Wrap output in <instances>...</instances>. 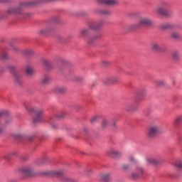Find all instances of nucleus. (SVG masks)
<instances>
[{"label":"nucleus","instance_id":"1","mask_svg":"<svg viewBox=\"0 0 182 182\" xmlns=\"http://www.w3.org/2000/svg\"><path fill=\"white\" fill-rule=\"evenodd\" d=\"M161 133H163V128L157 124L151 125L148 128L147 136L149 139H154L156 136Z\"/></svg>","mask_w":182,"mask_h":182},{"label":"nucleus","instance_id":"2","mask_svg":"<svg viewBox=\"0 0 182 182\" xmlns=\"http://www.w3.org/2000/svg\"><path fill=\"white\" fill-rule=\"evenodd\" d=\"M153 21L148 17H141L139 19L137 24H132L131 26L132 29H137V28H141V26H151Z\"/></svg>","mask_w":182,"mask_h":182},{"label":"nucleus","instance_id":"3","mask_svg":"<svg viewBox=\"0 0 182 182\" xmlns=\"http://www.w3.org/2000/svg\"><path fill=\"white\" fill-rule=\"evenodd\" d=\"M26 110H28V112L30 113H35L36 117L33 119V122L40 123V122H42V114L43 113V109L36 107H26Z\"/></svg>","mask_w":182,"mask_h":182},{"label":"nucleus","instance_id":"4","mask_svg":"<svg viewBox=\"0 0 182 182\" xmlns=\"http://www.w3.org/2000/svg\"><path fill=\"white\" fill-rule=\"evenodd\" d=\"M53 176H57V177H60L62 181L63 182H75L73 179L65 176V171L59 170L53 171Z\"/></svg>","mask_w":182,"mask_h":182},{"label":"nucleus","instance_id":"5","mask_svg":"<svg viewBox=\"0 0 182 182\" xmlns=\"http://www.w3.org/2000/svg\"><path fill=\"white\" fill-rule=\"evenodd\" d=\"M103 25H105L104 21H92L88 24V28L92 31H97V29H100Z\"/></svg>","mask_w":182,"mask_h":182},{"label":"nucleus","instance_id":"6","mask_svg":"<svg viewBox=\"0 0 182 182\" xmlns=\"http://www.w3.org/2000/svg\"><path fill=\"white\" fill-rule=\"evenodd\" d=\"M20 171L26 177H32V176L35 174V171H33V168H32L31 166H25L23 168H21Z\"/></svg>","mask_w":182,"mask_h":182},{"label":"nucleus","instance_id":"7","mask_svg":"<svg viewBox=\"0 0 182 182\" xmlns=\"http://www.w3.org/2000/svg\"><path fill=\"white\" fill-rule=\"evenodd\" d=\"M55 31V27L51 25L47 26L45 28L41 29L39 31L40 35H48L49 33H52Z\"/></svg>","mask_w":182,"mask_h":182},{"label":"nucleus","instance_id":"8","mask_svg":"<svg viewBox=\"0 0 182 182\" xmlns=\"http://www.w3.org/2000/svg\"><path fill=\"white\" fill-rule=\"evenodd\" d=\"M119 82V77L112 76L104 80L105 85H114V83H117Z\"/></svg>","mask_w":182,"mask_h":182},{"label":"nucleus","instance_id":"9","mask_svg":"<svg viewBox=\"0 0 182 182\" xmlns=\"http://www.w3.org/2000/svg\"><path fill=\"white\" fill-rule=\"evenodd\" d=\"M52 78L48 75H45L41 77V86H48L50 83Z\"/></svg>","mask_w":182,"mask_h":182},{"label":"nucleus","instance_id":"10","mask_svg":"<svg viewBox=\"0 0 182 182\" xmlns=\"http://www.w3.org/2000/svg\"><path fill=\"white\" fill-rule=\"evenodd\" d=\"M21 11H22V6L19 7H11L8 10V14H11L13 15L21 14Z\"/></svg>","mask_w":182,"mask_h":182},{"label":"nucleus","instance_id":"11","mask_svg":"<svg viewBox=\"0 0 182 182\" xmlns=\"http://www.w3.org/2000/svg\"><path fill=\"white\" fill-rule=\"evenodd\" d=\"M100 4H104V5H117L119 1L117 0H98Z\"/></svg>","mask_w":182,"mask_h":182},{"label":"nucleus","instance_id":"12","mask_svg":"<svg viewBox=\"0 0 182 182\" xmlns=\"http://www.w3.org/2000/svg\"><path fill=\"white\" fill-rule=\"evenodd\" d=\"M95 14H96L97 15H103L105 16H107V15H110V11L108 10H103L101 9H95L94 10Z\"/></svg>","mask_w":182,"mask_h":182},{"label":"nucleus","instance_id":"13","mask_svg":"<svg viewBox=\"0 0 182 182\" xmlns=\"http://www.w3.org/2000/svg\"><path fill=\"white\" fill-rule=\"evenodd\" d=\"M109 155L114 159H119V157H122V152L115 149H111L109 151Z\"/></svg>","mask_w":182,"mask_h":182},{"label":"nucleus","instance_id":"14","mask_svg":"<svg viewBox=\"0 0 182 182\" xmlns=\"http://www.w3.org/2000/svg\"><path fill=\"white\" fill-rule=\"evenodd\" d=\"M144 170L143 169V168L141 167H138L137 168V172L138 173H134L132 174V178L133 180H137V178H139V177H140L141 174L142 173H144Z\"/></svg>","mask_w":182,"mask_h":182},{"label":"nucleus","instance_id":"15","mask_svg":"<svg viewBox=\"0 0 182 182\" xmlns=\"http://www.w3.org/2000/svg\"><path fill=\"white\" fill-rule=\"evenodd\" d=\"M101 181L102 182H112V178L110 177V173H105L101 174Z\"/></svg>","mask_w":182,"mask_h":182},{"label":"nucleus","instance_id":"16","mask_svg":"<svg viewBox=\"0 0 182 182\" xmlns=\"http://www.w3.org/2000/svg\"><path fill=\"white\" fill-rule=\"evenodd\" d=\"M124 110H126V112H134V110H136V109H137V107L133 104H127L124 106Z\"/></svg>","mask_w":182,"mask_h":182},{"label":"nucleus","instance_id":"17","mask_svg":"<svg viewBox=\"0 0 182 182\" xmlns=\"http://www.w3.org/2000/svg\"><path fill=\"white\" fill-rule=\"evenodd\" d=\"M146 164H154V165H156V164H159V163H160V160H159L158 159H156V158H147L146 159Z\"/></svg>","mask_w":182,"mask_h":182},{"label":"nucleus","instance_id":"18","mask_svg":"<svg viewBox=\"0 0 182 182\" xmlns=\"http://www.w3.org/2000/svg\"><path fill=\"white\" fill-rule=\"evenodd\" d=\"M156 14H159V15H167V9L161 7V6H159L156 9Z\"/></svg>","mask_w":182,"mask_h":182},{"label":"nucleus","instance_id":"19","mask_svg":"<svg viewBox=\"0 0 182 182\" xmlns=\"http://www.w3.org/2000/svg\"><path fill=\"white\" fill-rule=\"evenodd\" d=\"M26 73L28 75V76H32L33 73H35V70H33V68L31 65H27L26 67Z\"/></svg>","mask_w":182,"mask_h":182},{"label":"nucleus","instance_id":"20","mask_svg":"<svg viewBox=\"0 0 182 182\" xmlns=\"http://www.w3.org/2000/svg\"><path fill=\"white\" fill-rule=\"evenodd\" d=\"M14 81H15V83H16L18 86H21L22 83H23V80H22L21 75L18 74H16L14 75Z\"/></svg>","mask_w":182,"mask_h":182},{"label":"nucleus","instance_id":"21","mask_svg":"<svg viewBox=\"0 0 182 182\" xmlns=\"http://www.w3.org/2000/svg\"><path fill=\"white\" fill-rule=\"evenodd\" d=\"M151 48L155 52L161 50V47L159 43L154 42L151 43Z\"/></svg>","mask_w":182,"mask_h":182},{"label":"nucleus","instance_id":"22","mask_svg":"<svg viewBox=\"0 0 182 182\" xmlns=\"http://www.w3.org/2000/svg\"><path fill=\"white\" fill-rule=\"evenodd\" d=\"M160 28L161 31H167V29H171V28H173V25L170 23H166L161 24Z\"/></svg>","mask_w":182,"mask_h":182},{"label":"nucleus","instance_id":"23","mask_svg":"<svg viewBox=\"0 0 182 182\" xmlns=\"http://www.w3.org/2000/svg\"><path fill=\"white\" fill-rule=\"evenodd\" d=\"M22 53H23V55H25V56L31 57V56H33L35 53L33 52V50H32V49H26V50H23Z\"/></svg>","mask_w":182,"mask_h":182},{"label":"nucleus","instance_id":"24","mask_svg":"<svg viewBox=\"0 0 182 182\" xmlns=\"http://www.w3.org/2000/svg\"><path fill=\"white\" fill-rule=\"evenodd\" d=\"M80 33L81 36H87V35L90 34V28H84L80 30Z\"/></svg>","mask_w":182,"mask_h":182},{"label":"nucleus","instance_id":"25","mask_svg":"<svg viewBox=\"0 0 182 182\" xmlns=\"http://www.w3.org/2000/svg\"><path fill=\"white\" fill-rule=\"evenodd\" d=\"M65 116H66V112H58V114H56L55 115V119H57V120H60L61 119H63V117H65Z\"/></svg>","mask_w":182,"mask_h":182},{"label":"nucleus","instance_id":"26","mask_svg":"<svg viewBox=\"0 0 182 182\" xmlns=\"http://www.w3.org/2000/svg\"><path fill=\"white\" fill-rule=\"evenodd\" d=\"M147 95V90L143 88L139 90V91L138 92V96L141 97H144V96Z\"/></svg>","mask_w":182,"mask_h":182},{"label":"nucleus","instance_id":"27","mask_svg":"<svg viewBox=\"0 0 182 182\" xmlns=\"http://www.w3.org/2000/svg\"><path fill=\"white\" fill-rule=\"evenodd\" d=\"M159 6L167 10V8L170 7V3H168V1H161L159 4Z\"/></svg>","mask_w":182,"mask_h":182},{"label":"nucleus","instance_id":"28","mask_svg":"<svg viewBox=\"0 0 182 182\" xmlns=\"http://www.w3.org/2000/svg\"><path fill=\"white\" fill-rule=\"evenodd\" d=\"M172 58L175 60H178V59H180V53H178V51H173L172 53Z\"/></svg>","mask_w":182,"mask_h":182},{"label":"nucleus","instance_id":"29","mask_svg":"<svg viewBox=\"0 0 182 182\" xmlns=\"http://www.w3.org/2000/svg\"><path fill=\"white\" fill-rule=\"evenodd\" d=\"M56 92H58V93H64V92H66V87L62 86L57 87Z\"/></svg>","mask_w":182,"mask_h":182},{"label":"nucleus","instance_id":"30","mask_svg":"<svg viewBox=\"0 0 182 182\" xmlns=\"http://www.w3.org/2000/svg\"><path fill=\"white\" fill-rule=\"evenodd\" d=\"M171 38H172V39H175L176 41H177L180 39V35L178 34V33L173 32L171 34Z\"/></svg>","mask_w":182,"mask_h":182},{"label":"nucleus","instance_id":"31","mask_svg":"<svg viewBox=\"0 0 182 182\" xmlns=\"http://www.w3.org/2000/svg\"><path fill=\"white\" fill-rule=\"evenodd\" d=\"M83 78L82 77H79L77 75H73L72 76V80H74V82H80L82 80Z\"/></svg>","mask_w":182,"mask_h":182},{"label":"nucleus","instance_id":"32","mask_svg":"<svg viewBox=\"0 0 182 182\" xmlns=\"http://www.w3.org/2000/svg\"><path fill=\"white\" fill-rule=\"evenodd\" d=\"M53 23H59L60 22V17L55 16L52 18Z\"/></svg>","mask_w":182,"mask_h":182},{"label":"nucleus","instance_id":"33","mask_svg":"<svg viewBox=\"0 0 182 182\" xmlns=\"http://www.w3.org/2000/svg\"><path fill=\"white\" fill-rule=\"evenodd\" d=\"M42 63L43 65H46V68H50V62L46 59H43L42 60Z\"/></svg>","mask_w":182,"mask_h":182},{"label":"nucleus","instance_id":"34","mask_svg":"<svg viewBox=\"0 0 182 182\" xmlns=\"http://www.w3.org/2000/svg\"><path fill=\"white\" fill-rule=\"evenodd\" d=\"M0 58H1V59L3 60H5L8 59L9 56L6 53H1L0 55Z\"/></svg>","mask_w":182,"mask_h":182},{"label":"nucleus","instance_id":"35","mask_svg":"<svg viewBox=\"0 0 182 182\" xmlns=\"http://www.w3.org/2000/svg\"><path fill=\"white\" fill-rule=\"evenodd\" d=\"M109 124V120L104 119L102 122V127L105 129V127H107V125Z\"/></svg>","mask_w":182,"mask_h":182},{"label":"nucleus","instance_id":"36","mask_svg":"<svg viewBox=\"0 0 182 182\" xmlns=\"http://www.w3.org/2000/svg\"><path fill=\"white\" fill-rule=\"evenodd\" d=\"M2 122H3L2 117L0 115V136L1 134H4V129L1 127Z\"/></svg>","mask_w":182,"mask_h":182},{"label":"nucleus","instance_id":"37","mask_svg":"<svg viewBox=\"0 0 182 182\" xmlns=\"http://www.w3.org/2000/svg\"><path fill=\"white\" fill-rule=\"evenodd\" d=\"M174 166L177 167V168H182V162L181 161H178L175 162Z\"/></svg>","mask_w":182,"mask_h":182},{"label":"nucleus","instance_id":"38","mask_svg":"<svg viewBox=\"0 0 182 182\" xmlns=\"http://www.w3.org/2000/svg\"><path fill=\"white\" fill-rule=\"evenodd\" d=\"M12 50L14 51V52H15L16 53H22V50H21L18 47H15V46H14L13 48H12Z\"/></svg>","mask_w":182,"mask_h":182},{"label":"nucleus","instance_id":"39","mask_svg":"<svg viewBox=\"0 0 182 182\" xmlns=\"http://www.w3.org/2000/svg\"><path fill=\"white\" fill-rule=\"evenodd\" d=\"M96 39H99V36H94L93 37H91L88 42L89 43H92V42H94Z\"/></svg>","mask_w":182,"mask_h":182},{"label":"nucleus","instance_id":"40","mask_svg":"<svg viewBox=\"0 0 182 182\" xmlns=\"http://www.w3.org/2000/svg\"><path fill=\"white\" fill-rule=\"evenodd\" d=\"M15 136L17 139H23V137H25V134H23V133H17L16 134Z\"/></svg>","mask_w":182,"mask_h":182},{"label":"nucleus","instance_id":"41","mask_svg":"<svg viewBox=\"0 0 182 182\" xmlns=\"http://www.w3.org/2000/svg\"><path fill=\"white\" fill-rule=\"evenodd\" d=\"M122 170H124V171H126L127 170H130V165H129V164H123L122 165Z\"/></svg>","mask_w":182,"mask_h":182},{"label":"nucleus","instance_id":"42","mask_svg":"<svg viewBox=\"0 0 182 182\" xmlns=\"http://www.w3.org/2000/svg\"><path fill=\"white\" fill-rule=\"evenodd\" d=\"M97 120H99V116L95 115L91 119V123H95Z\"/></svg>","mask_w":182,"mask_h":182},{"label":"nucleus","instance_id":"43","mask_svg":"<svg viewBox=\"0 0 182 182\" xmlns=\"http://www.w3.org/2000/svg\"><path fill=\"white\" fill-rule=\"evenodd\" d=\"M129 161H131V163H137V160L133 156H129Z\"/></svg>","mask_w":182,"mask_h":182},{"label":"nucleus","instance_id":"44","mask_svg":"<svg viewBox=\"0 0 182 182\" xmlns=\"http://www.w3.org/2000/svg\"><path fill=\"white\" fill-rule=\"evenodd\" d=\"M109 64H110L109 61H107V60L102 61L103 66H109Z\"/></svg>","mask_w":182,"mask_h":182},{"label":"nucleus","instance_id":"45","mask_svg":"<svg viewBox=\"0 0 182 182\" xmlns=\"http://www.w3.org/2000/svg\"><path fill=\"white\" fill-rule=\"evenodd\" d=\"M156 83L158 86H163L164 85V82L163 81H156Z\"/></svg>","mask_w":182,"mask_h":182},{"label":"nucleus","instance_id":"46","mask_svg":"<svg viewBox=\"0 0 182 182\" xmlns=\"http://www.w3.org/2000/svg\"><path fill=\"white\" fill-rule=\"evenodd\" d=\"M181 119L180 117H178V118L176 119L175 123H176V124H178L180 123V121H181Z\"/></svg>","mask_w":182,"mask_h":182},{"label":"nucleus","instance_id":"47","mask_svg":"<svg viewBox=\"0 0 182 182\" xmlns=\"http://www.w3.org/2000/svg\"><path fill=\"white\" fill-rule=\"evenodd\" d=\"M58 127V124H52V129H56Z\"/></svg>","mask_w":182,"mask_h":182},{"label":"nucleus","instance_id":"48","mask_svg":"<svg viewBox=\"0 0 182 182\" xmlns=\"http://www.w3.org/2000/svg\"><path fill=\"white\" fill-rule=\"evenodd\" d=\"M112 126L113 127H116V122H112Z\"/></svg>","mask_w":182,"mask_h":182},{"label":"nucleus","instance_id":"49","mask_svg":"<svg viewBox=\"0 0 182 182\" xmlns=\"http://www.w3.org/2000/svg\"><path fill=\"white\" fill-rule=\"evenodd\" d=\"M178 142H179V143H182V137H180V138L178 139Z\"/></svg>","mask_w":182,"mask_h":182},{"label":"nucleus","instance_id":"50","mask_svg":"<svg viewBox=\"0 0 182 182\" xmlns=\"http://www.w3.org/2000/svg\"><path fill=\"white\" fill-rule=\"evenodd\" d=\"M43 2H49V1H52V0H43Z\"/></svg>","mask_w":182,"mask_h":182},{"label":"nucleus","instance_id":"51","mask_svg":"<svg viewBox=\"0 0 182 182\" xmlns=\"http://www.w3.org/2000/svg\"><path fill=\"white\" fill-rule=\"evenodd\" d=\"M9 123V121L6 122V124H8Z\"/></svg>","mask_w":182,"mask_h":182},{"label":"nucleus","instance_id":"52","mask_svg":"<svg viewBox=\"0 0 182 182\" xmlns=\"http://www.w3.org/2000/svg\"><path fill=\"white\" fill-rule=\"evenodd\" d=\"M2 18V16L0 15V19Z\"/></svg>","mask_w":182,"mask_h":182}]
</instances>
